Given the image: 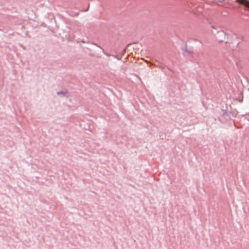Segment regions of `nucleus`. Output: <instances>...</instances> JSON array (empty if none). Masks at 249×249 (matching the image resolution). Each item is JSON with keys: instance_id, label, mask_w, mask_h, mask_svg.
<instances>
[{"instance_id": "1", "label": "nucleus", "mask_w": 249, "mask_h": 249, "mask_svg": "<svg viewBox=\"0 0 249 249\" xmlns=\"http://www.w3.org/2000/svg\"><path fill=\"white\" fill-rule=\"evenodd\" d=\"M237 1L238 3L244 5L246 7L249 8V1L248 0H237Z\"/></svg>"}]
</instances>
